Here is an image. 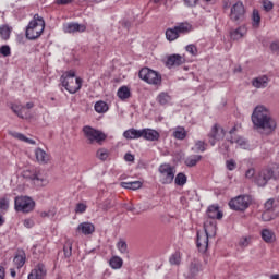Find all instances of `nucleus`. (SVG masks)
Here are the masks:
<instances>
[{"label": "nucleus", "mask_w": 279, "mask_h": 279, "mask_svg": "<svg viewBox=\"0 0 279 279\" xmlns=\"http://www.w3.org/2000/svg\"><path fill=\"white\" fill-rule=\"evenodd\" d=\"M251 121L253 123V128L257 132H259L260 134H265L266 136H269V134L276 132V128H278L276 119L271 117V111H269V108L263 105L254 108L251 116Z\"/></svg>", "instance_id": "nucleus-1"}, {"label": "nucleus", "mask_w": 279, "mask_h": 279, "mask_svg": "<svg viewBox=\"0 0 279 279\" xmlns=\"http://www.w3.org/2000/svg\"><path fill=\"white\" fill-rule=\"evenodd\" d=\"M44 32L45 20L40 15L35 14L33 20L26 26V38L28 40H36V38H40V36H43Z\"/></svg>", "instance_id": "nucleus-2"}, {"label": "nucleus", "mask_w": 279, "mask_h": 279, "mask_svg": "<svg viewBox=\"0 0 279 279\" xmlns=\"http://www.w3.org/2000/svg\"><path fill=\"white\" fill-rule=\"evenodd\" d=\"M61 84L68 93H71V95L77 93L80 88H82V78L76 77L75 78V71L70 70L68 72H64L61 76Z\"/></svg>", "instance_id": "nucleus-3"}, {"label": "nucleus", "mask_w": 279, "mask_h": 279, "mask_svg": "<svg viewBox=\"0 0 279 279\" xmlns=\"http://www.w3.org/2000/svg\"><path fill=\"white\" fill-rule=\"evenodd\" d=\"M217 230V227L213 223L209 226L205 223L204 231L197 232V240L196 245L199 250V252H206L208 250V238L214 236L215 232Z\"/></svg>", "instance_id": "nucleus-4"}, {"label": "nucleus", "mask_w": 279, "mask_h": 279, "mask_svg": "<svg viewBox=\"0 0 279 279\" xmlns=\"http://www.w3.org/2000/svg\"><path fill=\"white\" fill-rule=\"evenodd\" d=\"M277 173L274 172V170L266 168L260 170L258 173H256L254 182L257 184V186H267V182L274 178L275 180H278L279 178V166L276 167Z\"/></svg>", "instance_id": "nucleus-5"}, {"label": "nucleus", "mask_w": 279, "mask_h": 279, "mask_svg": "<svg viewBox=\"0 0 279 279\" xmlns=\"http://www.w3.org/2000/svg\"><path fill=\"white\" fill-rule=\"evenodd\" d=\"M83 134L87 138L88 143H104L108 135L102 131L94 129L93 126L86 125L83 128Z\"/></svg>", "instance_id": "nucleus-6"}, {"label": "nucleus", "mask_w": 279, "mask_h": 279, "mask_svg": "<svg viewBox=\"0 0 279 279\" xmlns=\"http://www.w3.org/2000/svg\"><path fill=\"white\" fill-rule=\"evenodd\" d=\"M138 75L140 80H143L146 84H153L154 86H158L162 82V76L149 68L142 69Z\"/></svg>", "instance_id": "nucleus-7"}, {"label": "nucleus", "mask_w": 279, "mask_h": 279, "mask_svg": "<svg viewBox=\"0 0 279 279\" xmlns=\"http://www.w3.org/2000/svg\"><path fill=\"white\" fill-rule=\"evenodd\" d=\"M14 204L17 213H32L36 206V203L29 196H17Z\"/></svg>", "instance_id": "nucleus-8"}, {"label": "nucleus", "mask_w": 279, "mask_h": 279, "mask_svg": "<svg viewBox=\"0 0 279 279\" xmlns=\"http://www.w3.org/2000/svg\"><path fill=\"white\" fill-rule=\"evenodd\" d=\"M252 204V198L247 195H240L229 202V207L231 210H247Z\"/></svg>", "instance_id": "nucleus-9"}, {"label": "nucleus", "mask_w": 279, "mask_h": 279, "mask_svg": "<svg viewBox=\"0 0 279 279\" xmlns=\"http://www.w3.org/2000/svg\"><path fill=\"white\" fill-rule=\"evenodd\" d=\"M161 184H171L175 179V170L171 165L163 163L159 167Z\"/></svg>", "instance_id": "nucleus-10"}, {"label": "nucleus", "mask_w": 279, "mask_h": 279, "mask_svg": "<svg viewBox=\"0 0 279 279\" xmlns=\"http://www.w3.org/2000/svg\"><path fill=\"white\" fill-rule=\"evenodd\" d=\"M230 19L233 21V23H241L245 21V5L241 1H238L231 5Z\"/></svg>", "instance_id": "nucleus-11"}, {"label": "nucleus", "mask_w": 279, "mask_h": 279, "mask_svg": "<svg viewBox=\"0 0 279 279\" xmlns=\"http://www.w3.org/2000/svg\"><path fill=\"white\" fill-rule=\"evenodd\" d=\"M223 138H226V131L223 130V128L219 126L218 124H215L209 133L210 145L215 147V145H217V142L223 141Z\"/></svg>", "instance_id": "nucleus-12"}, {"label": "nucleus", "mask_w": 279, "mask_h": 279, "mask_svg": "<svg viewBox=\"0 0 279 279\" xmlns=\"http://www.w3.org/2000/svg\"><path fill=\"white\" fill-rule=\"evenodd\" d=\"M63 32L65 34H77V32L78 33L86 32V25L75 23V22L66 23L63 25Z\"/></svg>", "instance_id": "nucleus-13"}, {"label": "nucleus", "mask_w": 279, "mask_h": 279, "mask_svg": "<svg viewBox=\"0 0 279 279\" xmlns=\"http://www.w3.org/2000/svg\"><path fill=\"white\" fill-rule=\"evenodd\" d=\"M47 268L43 264H38L28 275V279H45Z\"/></svg>", "instance_id": "nucleus-14"}, {"label": "nucleus", "mask_w": 279, "mask_h": 279, "mask_svg": "<svg viewBox=\"0 0 279 279\" xmlns=\"http://www.w3.org/2000/svg\"><path fill=\"white\" fill-rule=\"evenodd\" d=\"M93 232H95V225H93V222H82L76 228V234L88 236V234H93Z\"/></svg>", "instance_id": "nucleus-15"}, {"label": "nucleus", "mask_w": 279, "mask_h": 279, "mask_svg": "<svg viewBox=\"0 0 279 279\" xmlns=\"http://www.w3.org/2000/svg\"><path fill=\"white\" fill-rule=\"evenodd\" d=\"M142 138H145V141H158L160 138V133L154 129H142Z\"/></svg>", "instance_id": "nucleus-16"}, {"label": "nucleus", "mask_w": 279, "mask_h": 279, "mask_svg": "<svg viewBox=\"0 0 279 279\" xmlns=\"http://www.w3.org/2000/svg\"><path fill=\"white\" fill-rule=\"evenodd\" d=\"M35 158L39 165H47L51 160V156L43 150V148L35 149Z\"/></svg>", "instance_id": "nucleus-17"}, {"label": "nucleus", "mask_w": 279, "mask_h": 279, "mask_svg": "<svg viewBox=\"0 0 279 279\" xmlns=\"http://www.w3.org/2000/svg\"><path fill=\"white\" fill-rule=\"evenodd\" d=\"M181 64H184V58L180 54L169 56L166 62V66H168V69H172V66H180Z\"/></svg>", "instance_id": "nucleus-18"}, {"label": "nucleus", "mask_w": 279, "mask_h": 279, "mask_svg": "<svg viewBox=\"0 0 279 279\" xmlns=\"http://www.w3.org/2000/svg\"><path fill=\"white\" fill-rule=\"evenodd\" d=\"M247 34V27L240 26L235 29H231L230 36L232 40H241Z\"/></svg>", "instance_id": "nucleus-19"}, {"label": "nucleus", "mask_w": 279, "mask_h": 279, "mask_svg": "<svg viewBox=\"0 0 279 279\" xmlns=\"http://www.w3.org/2000/svg\"><path fill=\"white\" fill-rule=\"evenodd\" d=\"M207 217L209 219H223V213L219 210V206L211 205L207 209Z\"/></svg>", "instance_id": "nucleus-20"}, {"label": "nucleus", "mask_w": 279, "mask_h": 279, "mask_svg": "<svg viewBox=\"0 0 279 279\" xmlns=\"http://www.w3.org/2000/svg\"><path fill=\"white\" fill-rule=\"evenodd\" d=\"M269 84V78L267 76H258L252 81L254 88H267Z\"/></svg>", "instance_id": "nucleus-21"}, {"label": "nucleus", "mask_w": 279, "mask_h": 279, "mask_svg": "<svg viewBox=\"0 0 279 279\" xmlns=\"http://www.w3.org/2000/svg\"><path fill=\"white\" fill-rule=\"evenodd\" d=\"M123 136L128 141H132V140H136V138H142V133H141V130L129 129L123 132Z\"/></svg>", "instance_id": "nucleus-22"}, {"label": "nucleus", "mask_w": 279, "mask_h": 279, "mask_svg": "<svg viewBox=\"0 0 279 279\" xmlns=\"http://www.w3.org/2000/svg\"><path fill=\"white\" fill-rule=\"evenodd\" d=\"M262 239L265 243H274L276 241V234L269 229L262 230Z\"/></svg>", "instance_id": "nucleus-23"}, {"label": "nucleus", "mask_w": 279, "mask_h": 279, "mask_svg": "<svg viewBox=\"0 0 279 279\" xmlns=\"http://www.w3.org/2000/svg\"><path fill=\"white\" fill-rule=\"evenodd\" d=\"M166 38L167 40H169L170 43H173V40H178V38H180V33L179 31L175 28V26L173 28H168L166 31Z\"/></svg>", "instance_id": "nucleus-24"}, {"label": "nucleus", "mask_w": 279, "mask_h": 279, "mask_svg": "<svg viewBox=\"0 0 279 279\" xmlns=\"http://www.w3.org/2000/svg\"><path fill=\"white\" fill-rule=\"evenodd\" d=\"M11 136H13V138H17V141H22L23 143H28V145H36V141L28 138L23 133L11 132Z\"/></svg>", "instance_id": "nucleus-25"}, {"label": "nucleus", "mask_w": 279, "mask_h": 279, "mask_svg": "<svg viewBox=\"0 0 279 279\" xmlns=\"http://www.w3.org/2000/svg\"><path fill=\"white\" fill-rule=\"evenodd\" d=\"M94 110H96V112H98V114H104V113L108 112L109 107L106 101L99 100L95 104Z\"/></svg>", "instance_id": "nucleus-26"}, {"label": "nucleus", "mask_w": 279, "mask_h": 279, "mask_svg": "<svg viewBox=\"0 0 279 279\" xmlns=\"http://www.w3.org/2000/svg\"><path fill=\"white\" fill-rule=\"evenodd\" d=\"M157 101L160 106H169V104H171V96L168 93L161 92L157 96Z\"/></svg>", "instance_id": "nucleus-27"}, {"label": "nucleus", "mask_w": 279, "mask_h": 279, "mask_svg": "<svg viewBox=\"0 0 279 279\" xmlns=\"http://www.w3.org/2000/svg\"><path fill=\"white\" fill-rule=\"evenodd\" d=\"M121 186H122V189H129L131 191H137V189H141V186H143V183L141 181L122 182Z\"/></svg>", "instance_id": "nucleus-28"}, {"label": "nucleus", "mask_w": 279, "mask_h": 279, "mask_svg": "<svg viewBox=\"0 0 279 279\" xmlns=\"http://www.w3.org/2000/svg\"><path fill=\"white\" fill-rule=\"evenodd\" d=\"M202 160V155H191L187 158H185V165L186 167H196L197 162Z\"/></svg>", "instance_id": "nucleus-29"}, {"label": "nucleus", "mask_w": 279, "mask_h": 279, "mask_svg": "<svg viewBox=\"0 0 279 279\" xmlns=\"http://www.w3.org/2000/svg\"><path fill=\"white\" fill-rule=\"evenodd\" d=\"M33 180L37 183L40 184V186H47L49 184V180H47V177L45 174L37 172L33 175Z\"/></svg>", "instance_id": "nucleus-30"}, {"label": "nucleus", "mask_w": 279, "mask_h": 279, "mask_svg": "<svg viewBox=\"0 0 279 279\" xmlns=\"http://www.w3.org/2000/svg\"><path fill=\"white\" fill-rule=\"evenodd\" d=\"M111 269H121L123 267V259L119 256H113L109 260Z\"/></svg>", "instance_id": "nucleus-31"}, {"label": "nucleus", "mask_w": 279, "mask_h": 279, "mask_svg": "<svg viewBox=\"0 0 279 279\" xmlns=\"http://www.w3.org/2000/svg\"><path fill=\"white\" fill-rule=\"evenodd\" d=\"M11 110L17 114L21 119H27V112H25V107L19 106V105H13L11 107Z\"/></svg>", "instance_id": "nucleus-32"}, {"label": "nucleus", "mask_w": 279, "mask_h": 279, "mask_svg": "<svg viewBox=\"0 0 279 279\" xmlns=\"http://www.w3.org/2000/svg\"><path fill=\"white\" fill-rule=\"evenodd\" d=\"M173 136L178 141H184L186 138V130L182 126H178L173 131Z\"/></svg>", "instance_id": "nucleus-33"}, {"label": "nucleus", "mask_w": 279, "mask_h": 279, "mask_svg": "<svg viewBox=\"0 0 279 279\" xmlns=\"http://www.w3.org/2000/svg\"><path fill=\"white\" fill-rule=\"evenodd\" d=\"M13 263H14L16 269H21V267H23V265H25V253H20L17 255H15Z\"/></svg>", "instance_id": "nucleus-34"}, {"label": "nucleus", "mask_w": 279, "mask_h": 279, "mask_svg": "<svg viewBox=\"0 0 279 279\" xmlns=\"http://www.w3.org/2000/svg\"><path fill=\"white\" fill-rule=\"evenodd\" d=\"M117 96L122 100L130 99V88H128V86L120 87L118 89Z\"/></svg>", "instance_id": "nucleus-35"}, {"label": "nucleus", "mask_w": 279, "mask_h": 279, "mask_svg": "<svg viewBox=\"0 0 279 279\" xmlns=\"http://www.w3.org/2000/svg\"><path fill=\"white\" fill-rule=\"evenodd\" d=\"M231 143H236V145H238V147H240V149H250V143L243 137H238L235 140H231Z\"/></svg>", "instance_id": "nucleus-36"}, {"label": "nucleus", "mask_w": 279, "mask_h": 279, "mask_svg": "<svg viewBox=\"0 0 279 279\" xmlns=\"http://www.w3.org/2000/svg\"><path fill=\"white\" fill-rule=\"evenodd\" d=\"M186 174L180 172L174 178V184H177V186H184V184H186Z\"/></svg>", "instance_id": "nucleus-37"}, {"label": "nucleus", "mask_w": 279, "mask_h": 279, "mask_svg": "<svg viewBox=\"0 0 279 279\" xmlns=\"http://www.w3.org/2000/svg\"><path fill=\"white\" fill-rule=\"evenodd\" d=\"M12 32V28L8 25L0 26V36L3 38V40H8L10 38V34Z\"/></svg>", "instance_id": "nucleus-38"}, {"label": "nucleus", "mask_w": 279, "mask_h": 279, "mask_svg": "<svg viewBox=\"0 0 279 279\" xmlns=\"http://www.w3.org/2000/svg\"><path fill=\"white\" fill-rule=\"evenodd\" d=\"M174 27L177 28V32H179V34H186L192 29V26L189 23H181Z\"/></svg>", "instance_id": "nucleus-39"}, {"label": "nucleus", "mask_w": 279, "mask_h": 279, "mask_svg": "<svg viewBox=\"0 0 279 279\" xmlns=\"http://www.w3.org/2000/svg\"><path fill=\"white\" fill-rule=\"evenodd\" d=\"M108 156H110V151L106 148H99L96 153V158H98V160H108Z\"/></svg>", "instance_id": "nucleus-40"}, {"label": "nucleus", "mask_w": 279, "mask_h": 279, "mask_svg": "<svg viewBox=\"0 0 279 279\" xmlns=\"http://www.w3.org/2000/svg\"><path fill=\"white\" fill-rule=\"evenodd\" d=\"M117 248L119 250V252L121 254H128V243L123 240H120L118 243H117Z\"/></svg>", "instance_id": "nucleus-41"}, {"label": "nucleus", "mask_w": 279, "mask_h": 279, "mask_svg": "<svg viewBox=\"0 0 279 279\" xmlns=\"http://www.w3.org/2000/svg\"><path fill=\"white\" fill-rule=\"evenodd\" d=\"M181 260L182 257L180 256V253H174L169 258L170 265H180Z\"/></svg>", "instance_id": "nucleus-42"}, {"label": "nucleus", "mask_w": 279, "mask_h": 279, "mask_svg": "<svg viewBox=\"0 0 279 279\" xmlns=\"http://www.w3.org/2000/svg\"><path fill=\"white\" fill-rule=\"evenodd\" d=\"M260 25V14L258 10L253 11V27H259Z\"/></svg>", "instance_id": "nucleus-43"}, {"label": "nucleus", "mask_w": 279, "mask_h": 279, "mask_svg": "<svg viewBox=\"0 0 279 279\" xmlns=\"http://www.w3.org/2000/svg\"><path fill=\"white\" fill-rule=\"evenodd\" d=\"M10 208V201L5 197L0 198V210H8Z\"/></svg>", "instance_id": "nucleus-44"}, {"label": "nucleus", "mask_w": 279, "mask_h": 279, "mask_svg": "<svg viewBox=\"0 0 279 279\" xmlns=\"http://www.w3.org/2000/svg\"><path fill=\"white\" fill-rule=\"evenodd\" d=\"M185 50L187 51V53H191V56H197L198 51H197V46L190 44L185 47Z\"/></svg>", "instance_id": "nucleus-45"}, {"label": "nucleus", "mask_w": 279, "mask_h": 279, "mask_svg": "<svg viewBox=\"0 0 279 279\" xmlns=\"http://www.w3.org/2000/svg\"><path fill=\"white\" fill-rule=\"evenodd\" d=\"M195 148L197 149V151H206V142L204 141H196L195 142Z\"/></svg>", "instance_id": "nucleus-46"}, {"label": "nucleus", "mask_w": 279, "mask_h": 279, "mask_svg": "<svg viewBox=\"0 0 279 279\" xmlns=\"http://www.w3.org/2000/svg\"><path fill=\"white\" fill-rule=\"evenodd\" d=\"M226 167L228 171H234V169H236V161H234V159H229L226 161Z\"/></svg>", "instance_id": "nucleus-47"}, {"label": "nucleus", "mask_w": 279, "mask_h": 279, "mask_svg": "<svg viewBox=\"0 0 279 279\" xmlns=\"http://www.w3.org/2000/svg\"><path fill=\"white\" fill-rule=\"evenodd\" d=\"M72 251H73V245L71 244V242H68V243L64 245V247H63V252H64L66 258H69V256H71Z\"/></svg>", "instance_id": "nucleus-48"}, {"label": "nucleus", "mask_w": 279, "mask_h": 279, "mask_svg": "<svg viewBox=\"0 0 279 279\" xmlns=\"http://www.w3.org/2000/svg\"><path fill=\"white\" fill-rule=\"evenodd\" d=\"M0 53L1 56H4V58H8V56H11L10 46H2L0 47Z\"/></svg>", "instance_id": "nucleus-49"}, {"label": "nucleus", "mask_w": 279, "mask_h": 279, "mask_svg": "<svg viewBox=\"0 0 279 279\" xmlns=\"http://www.w3.org/2000/svg\"><path fill=\"white\" fill-rule=\"evenodd\" d=\"M191 276H196L199 271V265L197 263H192L190 266Z\"/></svg>", "instance_id": "nucleus-50"}, {"label": "nucleus", "mask_w": 279, "mask_h": 279, "mask_svg": "<svg viewBox=\"0 0 279 279\" xmlns=\"http://www.w3.org/2000/svg\"><path fill=\"white\" fill-rule=\"evenodd\" d=\"M254 175H256V171L253 168L246 170L245 172L246 180H254Z\"/></svg>", "instance_id": "nucleus-51"}, {"label": "nucleus", "mask_w": 279, "mask_h": 279, "mask_svg": "<svg viewBox=\"0 0 279 279\" xmlns=\"http://www.w3.org/2000/svg\"><path fill=\"white\" fill-rule=\"evenodd\" d=\"M264 5V10H266V12H269L270 10H274V3L269 0H265L263 2Z\"/></svg>", "instance_id": "nucleus-52"}, {"label": "nucleus", "mask_w": 279, "mask_h": 279, "mask_svg": "<svg viewBox=\"0 0 279 279\" xmlns=\"http://www.w3.org/2000/svg\"><path fill=\"white\" fill-rule=\"evenodd\" d=\"M183 1H184V5H186L187 8H195V5L199 3V0H183Z\"/></svg>", "instance_id": "nucleus-53"}, {"label": "nucleus", "mask_w": 279, "mask_h": 279, "mask_svg": "<svg viewBox=\"0 0 279 279\" xmlns=\"http://www.w3.org/2000/svg\"><path fill=\"white\" fill-rule=\"evenodd\" d=\"M276 201L274 199H268L266 203H265V210L269 211V210H274V204H275Z\"/></svg>", "instance_id": "nucleus-54"}, {"label": "nucleus", "mask_w": 279, "mask_h": 279, "mask_svg": "<svg viewBox=\"0 0 279 279\" xmlns=\"http://www.w3.org/2000/svg\"><path fill=\"white\" fill-rule=\"evenodd\" d=\"M270 50L272 51V53H278V51H279V41H272L270 44Z\"/></svg>", "instance_id": "nucleus-55"}, {"label": "nucleus", "mask_w": 279, "mask_h": 279, "mask_svg": "<svg viewBox=\"0 0 279 279\" xmlns=\"http://www.w3.org/2000/svg\"><path fill=\"white\" fill-rule=\"evenodd\" d=\"M240 247H247L250 245V238H243L239 242Z\"/></svg>", "instance_id": "nucleus-56"}, {"label": "nucleus", "mask_w": 279, "mask_h": 279, "mask_svg": "<svg viewBox=\"0 0 279 279\" xmlns=\"http://www.w3.org/2000/svg\"><path fill=\"white\" fill-rule=\"evenodd\" d=\"M54 3L57 5H70V3H73V0H54Z\"/></svg>", "instance_id": "nucleus-57"}, {"label": "nucleus", "mask_w": 279, "mask_h": 279, "mask_svg": "<svg viewBox=\"0 0 279 279\" xmlns=\"http://www.w3.org/2000/svg\"><path fill=\"white\" fill-rule=\"evenodd\" d=\"M76 213H86V206L84 205V203H78L76 205V209H75Z\"/></svg>", "instance_id": "nucleus-58"}, {"label": "nucleus", "mask_w": 279, "mask_h": 279, "mask_svg": "<svg viewBox=\"0 0 279 279\" xmlns=\"http://www.w3.org/2000/svg\"><path fill=\"white\" fill-rule=\"evenodd\" d=\"M23 223H24V226H25V228H34V220L33 219H25L24 221H23Z\"/></svg>", "instance_id": "nucleus-59"}, {"label": "nucleus", "mask_w": 279, "mask_h": 279, "mask_svg": "<svg viewBox=\"0 0 279 279\" xmlns=\"http://www.w3.org/2000/svg\"><path fill=\"white\" fill-rule=\"evenodd\" d=\"M124 160H125L126 162H134V155H132V154H130V153H126V154L124 155Z\"/></svg>", "instance_id": "nucleus-60"}, {"label": "nucleus", "mask_w": 279, "mask_h": 279, "mask_svg": "<svg viewBox=\"0 0 279 279\" xmlns=\"http://www.w3.org/2000/svg\"><path fill=\"white\" fill-rule=\"evenodd\" d=\"M5 278V268L0 266V279H4Z\"/></svg>", "instance_id": "nucleus-61"}, {"label": "nucleus", "mask_w": 279, "mask_h": 279, "mask_svg": "<svg viewBox=\"0 0 279 279\" xmlns=\"http://www.w3.org/2000/svg\"><path fill=\"white\" fill-rule=\"evenodd\" d=\"M267 215H269V213L265 211L263 215H262V219H264V221H269L270 219L267 218Z\"/></svg>", "instance_id": "nucleus-62"}, {"label": "nucleus", "mask_w": 279, "mask_h": 279, "mask_svg": "<svg viewBox=\"0 0 279 279\" xmlns=\"http://www.w3.org/2000/svg\"><path fill=\"white\" fill-rule=\"evenodd\" d=\"M34 108V102H27L25 109L32 110Z\"/></svg>", "instance_id": "nucleus-63"}, {"label": "nucleus", "mask_w": 279, "mask_h": 279, "mask_svg": "<svg viewBox=\"0 0 279 279\" xmlns=\"http://www.w3.org/2000/svg\"><path fill=\"white\" fill-rule=\"evenodd\" d=\"M270 279H279V275H272Z\"/></svg>", "instance_id": "nucleus-64"}]
</instances>
